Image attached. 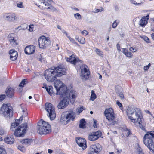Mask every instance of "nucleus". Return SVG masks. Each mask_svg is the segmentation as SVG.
Returning a JSON list of instances; mask_svg holds the SVG:
<instances>
[{
	"mask_svg": "<svg viewBox=\"0 0 154 154\" xmlns=\"http://www.w3.org/2000/svg\"><path fill=\"white\" fill-rule=\"evenodd\" d=\"M95 51L96 53L99 56L102 57H103V52L101 51L100 49L97 48L96 49Z\"/></svg>",
	"mask_w": 154,
	"mask_h": 154,
	"instance_id": "41",
	"label": "nucleus"
},
{
	"mask_svg": "<svg viewBox=\"0 0 154 154\" xmlns=\"http://www.w3.org/2000/svg\"><path fill=\"white\" fill-rule=\"evenodd\" d=\"M5 97V94L2 95L0 96V102L2 101Z\"/></svg>",
	"mask_w": 154,
	"mask_h": 154,
	"instance_id": "56",
	"label": "nucleus"
},
{
	"mask_svg": "<svg viewBox=\"0 0 154 154\" xmlns=\"http://www.w3.org/2000/svg\"><path fill=\"white\" fill-rule=\"evenodd\" d=\"M44 76L45 79L49 82H53L56 79L57 75L54 69H49L45 70Z\"/></svg>",
	"mask_w": 154,
	"mask_h": 154,
	"instance_id": "6",
	"label": "nucleus"
},
{
	"mask_svg": "<svg viewBox=\"0 0 154 154\" xmlns=\"http://www.w3.org/2000/svg\"><path fill=\"white\" fill-rule=\"evenodd\" d=\"M87 66L85 65H82L80 68L81 71V78L83 80L88 79L89 78V74L87 72Z\"/></svg>",
	"mask_w": 154,
	"mask_h": 154,
	"instance_id": "14",
	"label": "nucleus"
},
{
	"mask_svg": "<svg viewBox=\"0 0 154 154\" xmlns=\"http://www.w3.org/2000/svg\"><path fill=\"white\" fill-rule=\"evenodd\" d=\"M151 36L152 39L154 40V33L151 34Z\"/></svg>",
	"mask_w": 154,
	"mask_h": 154,
	"instance_id": "64",
	"label": "nucleus"
},
{
	"mask_svg": "<svg viewBox=\"0 0 154 154\" xmlns=\"http://www.w3.org/2000/svg\"><path fill=\"white\" fill-rule=\"evenodd\" d=\"M132 4L139 5L142 2V0H130Z\"/></svg>",
	"mask_w": 154,
	"mask_h": 154,
	"instance_id": "33",
	"label": "nucleus"
},
{
	"mask_svg": "<svg viewBox=\"0 0 154 154\" xmlns=\"http://www.w3.org/2000/svg\"><path fill=\"white\" fill-rule=\"evenodd\" d=\"M43 2H42L41 4L42 5H44L46 6H50L51 3L52 2V0H42Z\"/></svg>",
	"mask_w": 154,
	"mask_h": 154,
	"instance_id": "30",
	"label": "nucleus"
},
{
	"mask_svg": "<svg viewBox=\"0 0 154 154\" xmlns=\"http://www.w3.org/2000/svg\"><path fill=\"white\" fill-rule=\"evenodd\" d=\"M66 60L68 62H70L71 63L74 65L76 64L77 63L81 62V60H79L78 58L75 57L73 55L70 56L69 58L67 59Z\"/></svg>",
	"mask_w": 154,
	"mask_h": 154,
	"instance_id": "21",
	"label": "nucleus"
},
{
	"mask_svg": "<svg viewBox=\"0 0 154 154\" xmlns=\"http://www.w3.org/2000/svg\"><path fill=\"white\" fill-rule=\"evenodd\" d=\"M33 142V140L32 139H25L23 140L22 141V143L23 144L25 145H30Z\"/></svg>",
	"mask_w": 154,
	"mask_h": 154,
	"instance_id": "29",
	"label": "nucleus"
},
{
	"mask_svg": "<svg viewBox=\"0 0 154 154\" xmlns=\"http://www.w3.org/2000/svg\"><path fill=\"white\" fill-rule=\"evenodd\" d=\"M122 49V52L127 57H131L132 56V53L128 51V50L126 48H121Z\"/></svg>",
	"mask_w": 154,
	"mask_h": 154,
	"instance_id": "28",
	"label": "nucleus"
},
{
	"mask_svg": "<svg viewBox=\"0 0 154 154\" xmlns=\"http://www.w3.org/2000/svg\"><path fill=\"white\" fill-rule=\"evenodd\" d=\"M3 17L7 21L14 22L18 20V18L14 13H8L3 14Z\"/></svg>",
	"mask_w": 154,
	"mask_h": 154,
	"instance_id": "10",
	"label": "nucleus"
},
{
	"mask_svg": "<svg viewBox=\"0 0 154 154\" xmlns=\"http://www.w3.org/2000/svg\"><path fill=\"white\" fill-rule=\"evenodd\" d=\"M45 109L47 112V115L50 120H54L56 117V113L53 105L51 103H47L45 104Z\"/></svg>",
	"mask_w": 154,
	"mask_h": 154,
	"instance_id": "5",
	"label": "nucleus"
},
{
	"mask_svg": "<svg viewBox=\"0 0 154 154\" xmlns=\"http://www.w3.org/2000/svg\"><path fill=\"white\" fill-rule=\"evenodd\" d=\"M102 150L101 146L98 143L90 146L88 151V154H97Z\"/></svg>",
	"mask_w": 154,
	"mask_h": 154,
	"instance_id": "9",
	"label": "nucleus"
},
{
	"mask_svg": "<svg viewBox=\"0 0 154 154\" xmlns=\"http://www.w3.org/2000/svg\"><path fill=\"white\" fill-rule=\"evenodd\" d=\"M37 59L40 61L42 60V56L41 54L40 53H38V55L36 57Z\"/></svg>",
	"mask_w": 154,
	"mask_h": 154,
	"instance_id": "50",
	"label": "nucleus"
},
{
	"mask_svg": "<svg viewBox=\"0 0 154 154\" xmlns=\"http://www.w3.org/2000/svg\"><path fill=\"white\" fill-rule=\"evenodd\" d=\"M118 23H119V22H117V20H115L112 23V28H116L117 27Z\"/></svg>",
	"mask_w": 154,
	"mask_h": 154,
	"instance_id": "47",
	"label": "nucleus"
},
{
	"mask_svg": "<svg viewBox=\"0 0 154 154\" xmlns=\"http://www.w3.org/2000/svg\"><path fill=\"white\" fill-rule=\"evenodd\" d=\"M18 148L22 152H24L25 150V147L22 146H18Z\"/></svg>",
	"mask_w": 154,
	"mask_h": 154,
	"instance_id": "48",
	"label": "nucleus"
},
{
	"mask_svg": "<svg viewBox=\"0 0 154 154\" xmlns=\"http://www.w3.org/2000/svg\"><path fill=\"white\" fill-rule=\"evenodd\" d=\"M53 87L52 86H48V88L47 92L48 94L51 96H52L53 93V91L52 90Z\"/></svg>",
	"mask_w": 154,
	"mask_h": 154,
	"instance_id": "38",
	"label": "nucleus"
},
{
	"mask_svg": "<svg viewBox=\"0 0 154 154\" xmlns=\"http://www.w3.org/2000/svg\"><path fill=\"white\" fill-rule=\"evenodd\" d=\"M27 79H24L21 82L19 85V86L21 87H24V85L27 83Z\"/></svg>",
	"mask_w": 154,
	"mask_h": 154,
	"instance_id": "36",
	"label": "nucleus"
},
{
	"mask_svg": "<svg viewBox=\"0 0 154 154\" xmlns=\"http://www.w3.org/2000/svg\"><path fill=\"white\" fill-rule=\"evenodd\" d=\"M154 131L148 132L144 136L143 141L144 143L150 151L154 152Z\"/></svg>",
	"mask_w": 154,
	"mask_h": 154,
	"instance_id": "2",
	"label": "nucleus"
},
{
	"mask_svg": "<svg viewBox=\"0 0 154 154\" xmlns=\"http://www.w3.org/2000/svg\"><path fill=\"white\" fill-rule=\"evenodd\" d=\"M4 141L7 143L11 144L14 143V139L12 137H7L4 139Z\"/></svg>",
	"mask_w": 154,
	"mask_h": 154,
	"instance_id": "27",
	"label": "nucleus"
},
{
	"mask_svg": "<svg viewBox=\"0 0 154 154\" xmlns=\"http://www.w3.org/2000/svg\"><path fill=\"white\" fill-rule=\"evenodd\" d=\"M38 133L41 135L46 134L51 131V126L48 122L41 120L37 127Z\"/></svg>",
	"mask_w": 154,
	"mask_h": 154,
	"instance_id": "3",
	"label": "nucleus"
},
{
	"mask_svg": "<svg viewBox=\"0 0 154 154\" xmlns=\"http://www.w3.org/2000/svg\"><path fill=\"white\" fill-rule=\"evenodd\" d=\"M91 99L92 101H94L96 98V95L94 93V91L93 90L91 91Z\"/></svg>",
	"mask_w": 154,
	"mask_h": 154,
	"instance_id": "37",
	"label": "nucleus"
},
{
	"mask_svg": "<svg viewBox=\"0 0 154 154\" xmlns=\"http://www.w3.org/2000/svg\"><path fill=\"white\" fill-rule=\"evenodd\" d=\"M103 8H101L100 9H97L95 11H94V13H97L99 12L102 11L103 10Z\"/></svg>",
	"mask_w": 154,
	"mask_h": 154,
	"instance_id": "60",
	"label": "nucleus"
},
{
	"mask_svg": "<svg viewBox=\"0 0 154 154\" xmlns=\"http://www.w3.org/2000/svg\"><path fill=\"white\" fill-rule=\"evenodd\" d=\"M130 131L129 130L126 129L124 130L123 131V134L122 135H123V137H125V136L126 137H127L130 134Z\"/></svg>",
	"mask_w": 154,
	"mask_h": 154,
	"instance_id": "34",
	"label": "nucleus"
},
{
	"mask_svg": "<svg viewBox=\"0 0 154 154\" xmlns=\"http://www.w3.org/2000/svg\"><path fill=\"white\" fill-rule=\"evenodd\" d=\"M102 133L100 131L90 133L88 136V140L91 141H94L97 140L101 137Z\"/></svg>",
	"mask_w": 154,
	"mask_h": 154,
	"instance_id": "11",
	"label": "nucleus"
},
{
	"mask_svg": "<svg viewBox=\"0 0 154 154\" xmlns=\"http://www.w3.org/2000/svg\"><path fill=\"white\" fill-rule=\"evenodd\" d=\"M142 38L145 40V41L147 43H149V40L148 38L145 36H143Z\"/></svg>",
	"mask_w": 154,
	"mask_h": 154,
	"instance_id": "54",
	"label": "nucleus"
},
{
	"mask_svg": "<svg viewBox=\"0 0 154 154\" xmlns=\"http://www.w3.org/2000/svg\"><path fill=\"white\" fill-rule=\"evenodd\" d=\"M6 133V131L2 128L0 127V135L2 136Z\"/></svg>",
	"mask_w": 154,
	"mask_h": 154,
	"instance_id": "44",
	"label": "nucleus"
},
{
	"mask_svg": "<svg viewBox=\"0 0 154 154\" xmlns=\"http://www.w3.org/2000/svg\"><path fill=\"white\" fill-rule=\"evenodd\" d=\"M26 108L25 106L23 104H21L20 106V110L22 112H24L26 111Z\"/></svg>",
	"mask_w": 154,
	"mask_h": 154,
	"instance_id": "40",
	"label": "nucleus"
},
{
	"mask_svg": "<svg viewBox=\"0 0 154 154\" xmlns=\"http://www.w3.org/2000/svg\"><path fill=\"white\" fill-rule=\"evenodd\" d=\"M35 47L33 45H30L26 46L24 50L25 52L27 54H31L33 53L35 50Z\"/></svg>",
	"mask_w": 154,
	"mask_h": 154,
	"instance_id": "19",
	"label": "nucleus"
},
{
	"mask_svg": "<svg viewBox=\"0 0 154 154\" xmlns=\"http://www.w3.org/2000/svg\"><path fill=\"white\" fill-rule=\"evenodd\" d=\"M116 47H117V49L118 50V51L119 52L120 51H121L120 47L119 45V44H117Z\"/></svg>",
	"mask_w": 154,
	"mask_h": 154,
	"instance_id": "62",
	"label": "nucleus"
},
{
	"mask_svg": "<svg viewBox=\"0 0 154 154\" xmlns=\"http://www.w3.org/2000/svg\"><path fill=\"white\" fill-rule=\"evenodd\" d=\"M54 86L56 89L57 92L59 91V90L63 86H64V85L62 82L59 80H57L54 82Z\"/></svg>",
	"mask_w": 154,
	"mask_h": 154,
	"instance_id": "25",
	"label": "nucleus"
},
{
	"mask_svg": "<svg viewBox=\"0 0 154 154\" xmlns=\"http://www.w3.org/2000/svg\"><path fill=\"white\" fill-rule=\"evenodd\" d=\"M47 9H50V11L53 12H56L58 11V10L55 8L54 7L52 6L50 4V6H48V7L47 8Z\"/></svg>",
	"mask_w": 154,
	"mask_h": 154,
	"instance_id": "35",
	"label": "nucleus"
},
{
	"mask_svg": "<svg viewBox=\"0 0 154 154\" xmlns=\"http://www.w3.org/2000/svg\"><path fill=\"white\" fill-rule=\"evenodd\" d=\"M17 35L15 33H11L8 37V41L12 45H15L16 44V41L17 38Z\"/></svg>",
	"mask_w": 154,
	"mask_h": 154,
	"instance_id": "15",
	"label": "nucleus"
},
{
	"mask_svg": "<svg viewBox=\"0 0 154 154\" xmlns=\"http://www.w3.org/2000/svg\"><path fill=\"white\" fill-rule=\"evenodd\" d=\"M77 96V92L74 91L72 90L70 92L69 96V101L70 100L71 103L73 104L75 101V98Z\"/></svg>",
	"mask_w": 154,
	"mask_h": 154,
	"instance_id": "20",
	"label": "nucleus"
},
{
	"mask_svg": "<svg viewBox=\"0 0 154 154\" xmlns=\"http://www.w3.org/2000/svg\"><path fill=\"white\" fill-rule=\"evenodd\" d=\"M0 113L4 117L10 118L13 116L12 108L9 103L3 104L0 110Z\"/></svg>",
	"mask_w": 154,
	"mask_h": 154,
	"instance_id": "4",
	"label": "nucleus"
},
{
	"mask_svg": "<svg viewBox=\"0 0 154 154\" xmlns=\"http://www.w3.org/2000/svg\"><path fill=\"white\" fill-rule=\"evenodd\" d=\"M76 142L78 145L82 148L83 150L87 147L86 140L83 138H79L76 139Z\"/></svg>",
	"mask_w": 154,
	"mask_h": 154,
	"instance_id": "16",
	"label": "nucleus"
},
{
	"mask_svg": "<svg viewBox=\"0 0 154 154\" xmlns=\"http://www.w3.org/2000/svg\"><path fill=\"white\" fill-rule=\"evenodd\" d=\"M14 90L12 88H9L7 90L6 94V96L10 98L12 97L14 95Z\"/></svg>",
	"mask_w": 154,
	"mask_h": 154,
	"instance_id": "26",
	"label": "nucleus"
},
{
	"mask_svg": "<svg viewBox=\"0 0 154 154\" xmlns=\"http://www.w3.org/2000/svg\"><path fill=\"white\" fill-rule=\"evenodd\" d=\"M27 128L26 123L21 125L17 129H16L14 132L15 136L17 137H23L26 133Z\"/></svg>",
	"mask_w": 154,
	"mask_h": 154,
	"instance_id": "7",
	"label": "nucleus"
},
{
	"mask_svg": "<svg viewBox=\"0 0 154 154\" xmlns=\"http://www.w3.org/2000/svg\"><path fill=\"white\" fill-rule=\"evenodd\" d=\"M29 31L30 32L33 31V25H30L29 26Z\"/></svg>",
	"mask_w": 154,
	"mask_h": 154,
	"instance_id": "57",
	"label": "nucleus"
},
{
	"mask_svg": "<svg viewBox=\"0 0 154 154\" xmlns=\"http://www.w3.org/2000/svg\"><path fill=\"white\" fill-rule=\"evenodd\" d=\"M0 154H7L6 150L2 146H0Z\"/></svg>",
	"mask_w": 154,
	"mask_h": 154,
	"instance_id": "42",
	"label": "nucleus"
},
{
	"mask_svg": "<svg viewBox=\"0 0 154 154\" xmlns=\"http://www.w3.org/2000/svg\"><path fill=\"white\" fill-rule=\"evenodd\" d=\"M67 88L65 86L61 87L58 92H57L56 94H59L62 97H67Z\"/></svg>",
	"mask_w": 154,
	"mask_h": 154,
	"instance_id": "17",
	"label": "nucleus"
},
{
	"mask_svg": "<svg viewBox=\"0 0 154 154\" xmlns=\"http://www.w3.org/2000/svg\"><path fill=\"white\" fill-rule=\"evenodd\" d=\"M118 106L120 107L122 106V104L118 101H117L116 102Z\"/></svg>",
	"mask_w": 154,
	"mask_h": 154,
	"instance_id": "63",
	"label": "nucleus"
},
{
	"mask_svg": "<svg viewBox=\"0 0 154 154\" xmlns=\"http://www.w3.org/2000/svg\"><path fill=\"white\" fill-rule=\"evenodd\" d=\"M75 117V112H73L72 109H71L68 111V113L67 114L66 116L63 115L61 116V122L63 121L66 122V123H64V124H66L70 120L73 121Z\"/></svg>",
	"mask_w": 154,
	"mask_h": 154,
	"instance_id": "8",
	"label": "nucleus"
},
{
	"mask_svg": "<svg viewBox=\"0 0 154 154\" xmlns=\"http://www.w3.org/2000/svg\"><path fill=\"white\" fill-rule=\"evenodd\" d=\"M111 113H114V111L112 108H110L108 109H105L104 112V114L105 115L106 114H109Z\"/></svg>",
	"mask_w": 154,
	"mask_h": 154,
	"instance_id": "32",
	"label": "nucleus"
},
{
	"mask_svg": "<svg viewBox=\"0 0 154 154\" xmlns=\"http://www.w3.org/2000/svg\"><path fill=\"white\" fill-rule=\"evenodd\" d=\"M149 18V15H147L146 16L143 17L140 20L139 24V26L143 27L148 23V21Z\"/></svg>",
	"mask_w": 154,
	"mask_h": 154,
	"instance_id": "22",
	"label": "nucleus"
},
{
	"mask_svg": "<svg viewBox=\"0 0 154 154\" xmlns=\"http://www.w3.org/2000/svg\"><path fill=\"white\" fill-rule=\"evenodd\" d=\"M136 149L137 152L138 153L141 152H142L143 150L142 149L139 145L137 146L136 147Z\"/></svg>",
	"mask_w": 154,
	"mask_h": 154,
	"instance_id": "46",
	"label": "nucleus"
},
{
	"mask_svg": "<svg viewBox=\"0 0 154 154\" xmlns=\"http://www.w3.org/2000/svg\"><path fill=\"white\" fill-rule=\"evenodd\" d=\"M69 102V99L68 97H65L59 103L57 108L60 109H64L68 106Z\"/></svg>",
	"mask_w": 154,
	"mask_h": 154,
	"instance_id": "13",
	"label": "nucleus"
},
{
	"mask_svg": "<svg viewBox=\"0 0 154 154\" xmlns=\"http://www.w3.org/2000/svg\"><path fill=\"white\" fill-rule=\"evenodd\" d=\"M129 49L130 51L133 52H135L137 51V50L136 48H133V47H131Z\"/></svg>",
	"mask_w": 154,
	"mask_h": 154,
	"instance_id": "53",
	"label": "nucleus"
},
{
	"mask_svg": "<svg viewBox=\"0 0 154 154\" xmlns=\"http://www.w3.org/2000/svg\"><path fill=\"white\" fill-rule=\"evenodd\" d=\"M82 33L85 35H86L88 34V32L86 30H84L82 31Z\"/></svg>",
	"mask_w": 154,
	"mask_h": 154,
	"instance_id": "61",
	"label": "nucleus"
},
{
	"mask_svg": "<svg viewBox=\"0 0 154 154\" xmlns=\"http://www.w3.org/2000/svg\"><path fill=\"white\" fill-rule=\"evenodd\" d=\"M54 69L57 77L61 76L66 73L65 69L63 68H60L59 66L55 68Z\"/></svg>",
	"mask_w": 154,
	"mask_h": 154,
	"instance_id": "18",
	"label": "nucleus"
},
{
	"mask_svg": "<svg viewBox=\"0 0 154 154\" xmlns=\"http://www.w3.org/2000/svg\"><path fill=\"white\" fill-rule=\"evenodd\" d=\"M19 125V123H18L16 121L11 124V129L12 130H13L14 128L16 126H18Z\"/></svg>",
	"mask_w": 154,
	"mask_h": 154,
	"instance_id": "39",
	"label": "nucleus"
},
{
	"mask_svg": "<svg viewBox=\"0 0 154 154\" xmlns=\"http://www.w3.org/2000/svg\"><path fill=\"white\" fill-rule=\"evenodd\" d=\"M119 96L120 97L121 99H123L124 97L122 93L121 92H119Z\"/></svg>",
	"mask_w": 154,
	"mask_h": 154,
	"instance_id": "58",
	"label": "nucleus"
},
{
	"mask_svg": "<svg viewBox=\"0 0 154 154\" xmlns=\"http://www.w3.org/2000/svg\"><path fill=\"white\" fill-rule=\"evenodd\" d=\"M9 54L10 55V59L11 60H16L17 57V52L14 49L10 51Z\"/></svg>",
	"mask_w": 154,
	"mask_h": 154,
	"instance_id": "24",
	"label": "nucleus"
},
{
	"mask_svg": "<svg viewBox=\"0 0 154 154\" xmlns=\"http://www.w3.org/2000/svg\"><path fill=\"white\" fill-rule=\"evenodd\" d=\"M77 39L78 42L81 44H84L85 42V40L84 38L81 37L80 38H78Z\"/></svg>",
	"mask_w": 154,
	"mask_h": 154,
	"instance_id": "43",
	"label": "nucleus"
},
{
	"mask_svg": "<svg viewBox=\"0 0 154 154\" xmlns=\"http://www.w3.org/2000/svg\"><path fill=\"white\" fill-rule=\"evenodd\" d=\"M86 124V122L85 119H82L80 121V124L79 127L81 128H85V126Z\"/></svg>",
	"mask_w": 154,
	"mask_h": 154,
	"instance_id": "31",
	"label": "nucleus"
},
{
	"mask_svg": "<svg viewBox=\"0 0 154 154\" xmlns=\"http://www.w3.org/2000/svg\"><path fill=\"white\" fill-rule=\"evenodd\" d=\"M49 41L45 36L40 37L38 40V44L40 48L44 49L48 45Z\"/></svg>",
	"mask_w": 154,
	"mask_h": 154,
	"instance_id": "12",
	"label": "nucleus"
},
{
	"mask_svg": "<svg viewBox=\"0 0 154 154\" xmlns=\"http://www.w3.org/2000/svg\"><path fill=\"white\" fill-rule=\"evenodd\" d=\"M106 118L110 122L109 124L110 125H114L116 122L114 120L115 118V116L114 113H111L108 114H106L105 115Z\"/></svg>",
	"mask_w": 154,
	"mask_h": 154,
	"instance_id": "23",
	"label": "nucleus"
},
{
	"mask_svg": "<svg viewBox=\"0 0 154 154\" xmlns=\"http://www.w3.org/2000/svg\"><path fill=\"white\" fill-rule=\"evenodd\" d=\"M150 66L151 64L150 63H149L147 65L144 66L143 67L144 70L145 71L147 70Z\"/></svg>",
	"mask_w": 154,
	"mask_h": 154,
	"instance_id": "52",
	"label": "nucleus"
},
{
	"mask_svg": "<svg viewBox=\"0 0 154 154\" xmlns=\"http://www.w3.org/2000/svg\"><path fill=\"white\" fill-rule=\"evenodd\" d=\"M97 120H94V124H93V126L95 128H97Z\"/></svg>",
	"mask_w": 154,
	"mask_h": 154,
	"instance_id": "59",
	"label": "nucleus"
},
{
	"mask_svg": "<svg viewBox=\"0 0 154 154\" xmlns=\"http://www.w3.org/2000/svg\"><path fill=\"white\" fill-rule=\"evenodd\" d=\"M17 6L20 8H24V6L23 5V3L22 2H20L19 3H18L17 5Z\"/></svg>",
	"mask_w": 154,
	"mask_h": 154,
	"instance_id": "49",
	"label": "nucleus"
},
{
	"mask_svg": "<svg viewBox=\"0 0 154 154\" xmlns=\"http://www.w3.org/2000/svg\"><path fill=\"white\" fill-rule=\"evenodd\" d=\"M127 113L129 119L143 130H145V124L144 122L141 110L137 108L128 107Z\"/></svg>",
	"mask_w": 154,
	"mask_h": 154,
	"instance_id": "1",
	"label": "nucleus"
},
{
	"mask_svg": "<svg viewBox=\"0 0 154 154\" xmlns=\"http://www.w3.org/2000/svg\"><path fill=\"white\" fill-rule=\"evenodd\" d=\"M83 110L84 108L83 106L81 107L80 108H78V113H79V114L81 113Z\"/></svg>",
	"mask_w": 154,
	"mask_h": 154,
	"instance_id": "55",
	"label": "nucleus"
},
{
	"mask_svg": "<svg viewBox=\"0 0 154 154\" xmlns=\"http://www.w3.org/2000/svg\"><path fill=\"white\" fill-rule=\"evenodd\" d=\"M68 38L70 40V41L71 42H72V43L75 44L76 45H78V43L75 42V41L74 39L72 38L69 36H68Z\"/></svg>",
	"mask_w": 154,
	"mask_h": 154,
	"instance_id": "51",
	"label": "nucleus"
},
{
	"mask_svg": "<svg viewBox=\"0 0 154 154\" xmlns=\"http://www.w3.org/2000/svg\"><path fill=\"white\" fill-rule=\"evenodd\" d=\"M74 17L78 20H79L81 19V16L79 13H76L74 14Z\"/></svg>",
	"mask_w": 154,
	"mask_h": 154,
	"instance_id": "45",
	"label": "nucleus"
}]
</instances>
